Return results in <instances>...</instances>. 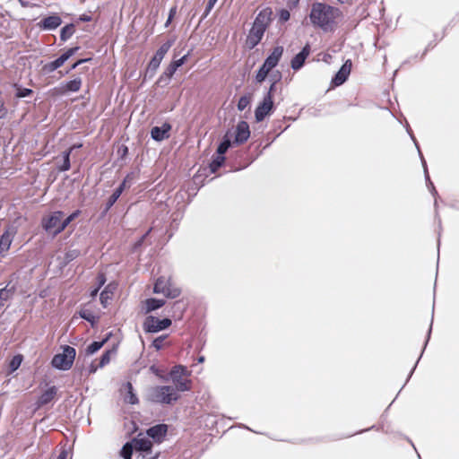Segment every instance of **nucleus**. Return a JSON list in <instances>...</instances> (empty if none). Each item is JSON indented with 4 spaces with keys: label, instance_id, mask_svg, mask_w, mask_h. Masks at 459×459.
Listing matches in <instances>:
<instances>
[{
    "label": "nucleus",
    "instance_id": "nucleus-10",
    "mask_svg": "<svg viewBox=\"0 0 459 459\" xmlns=\"http://www.w3.org/2000/svg\"><path fill=\"white\" fill-rule=\"evenodd\" d=\"M171 44L169 42H167L163 44L155 53L153 57L151 59L150 63L147 66V72L150 74H154L157 69L159 68L161 61L163 60L165 55L169 51Z\"/></svg>",
    "mask_w": 459,
    "mask_h": 459
},
{
    "label": "nucleus",
    "instance_id": "nucleus-9",
    "mask_svg": "<svg viewBox=\"0 0 459 459\" xmlns=\"http://www.w3.org/2000/svg\"><path fill=\"white\" fill-rule=\"evenodd\" d=\"M273 85L274 84H272L270 91L264 98L263 101L256 107L255 110V119L258 122L262 121L266 116H268L273 109V100L271 91H273Z\"/></svg>",
    "mask_w": 459,
    "mask_h": 459
},
{
    "label": "nucleus",
    "instance_id": "nucleus-45",
    "mask_svg": "<svg viewBox=\"0 0 459 459\" xmlns=\"http://www.w3.org/2000/svg\"><path fill=\"white\" fill-rule=\"evenodd\" d=\"M66 456H67V453L64 451V452H62V453L59 455V456H58V458H57V459H66Z\"/></svg>",
    "mask_w": 459,
    "mask_h": 459
},
{
    "label": "nucleus",
    "instance_id": "nucleus-11",
    "mask_svg": "<svg viewBox=\"0 0 459 459\" xmlns=\"http://www.w3.org/2000/svg\"><path fill=\"white\" fill-rule=\"evenodd\" d=\"M273 11L270 8H264L261 10L253 23V26L265 31L267 26L272 21Z\"/></svg>",
    "mask_w": 459,
    "mask_h": 459
},
{
    "label": "nucleus",
    "instance_id": "nucleus-31",
    "mask_svg": "<svg viewBox=\"0 0 459 459\" xmlns=\"http://www.w3.org/2000/svg\"><path fill=\"white\" fill-rule=\"evenodd\" d=\"M74 33V28L73 26H66L63 28L61 31V37L63 39H66Z\"/></svg>",
    "mask_w": 459,
    "mask_h": 459
},
{
    "label": "nucleus",
    "instance_id": "nucleus-28",
    "mask_svg": "<svg viewBox=\"0 0 459 459\" xmlns=\"http://www.w3.org/2000/svg\"><path fill=\"white\" fill-rule=\"evenodd\" d=\"M250 104V98L247 96H243L239 99L238 102V108L239 110H244L246 108H247Z\"/></svg>",
    "mask_w": 459,
    "mask_h": 459
},
{
    "label": "nucleus",
    "instance_id": "nucleus-6",
    "mask_svg": "<svg viewBox=\"0 0 459 459\" xmlns=\"http://www.w3.org/2000/svg\"><path fill=\"white\" fill-rule=\"evenodd\" d=\"M43 227L51 235H56L65 228L64 214L60 212H53L43 220Z\"/></svg>",
    "mask_w": 459,
    "mask_h": 459
},
{
    "label": "nucleus",
    "instance_id": "nucleus-4",
    "mask_svg": "<svg viewBox=\"0 0 459 459\" xmlns=\"http://www.w3.org/2000/svg\"><path fill=\"white\" fill-rule=\"evenodd\" d=\"M76 356L75 350L71 346H62L54 355L51 364L58 370H68L72 368Z\"/></svg>",
    "mask_w": 459,
    "mask_h": 459
},
{
    "label": "nucleus",
    "instance_id": "nucleus-30",
    "mask_svg": "<svg viewBox=\"0 0 459 459\" xmlns=\"http://www.w3.org/2000/svg\"><path fill=\"white\" fill-rule=\"evenodd\" d=\"M224 162V157L220 155L218 156L212 163H211V169L212 171H215L217 169H219Z\"/></svg>",
    "mask_w": 459,
    "mask_h": 459
},
{
    "label": "nucleus",
    "instance_id": "nucleus-39",
    "mask_svg": "<svg viewBox=\"0 0 459 459\" xmlns=\"http://www.w3.org/2000/svg\"><path fill=\"white\" fill-rule=\"evenodd\" d=\"M283 2L289 8H295L298 6L299 0H283Z\"/></svg>",
    "mask_w": 459,
    "mask_h": 459
},
{
    "label": "nucleus",
    "instance_id": "nucleus-3",
    "mask_svg": "<svg viewBox=\"0 0 459 459\" xmlns=\"http://www.w3.org/2000/svg\"><path fill=\"white\" fill-rule=\"evenodd\" d=\"M283 50V47L281 46L275 47L272 50L270 55L266 57L264 64L255 74V78L256 82L261 83L266 79L272 69L275 67L279 63L281 57L282 56Z\"/></svg>",
    "mask_w": 459,
    "mask_h": 459
},
{
    "label": "nucleus",
    "instance_id": "nucleus-40",
    "mask_svg": "<svg viewBox=\"0 0 459 459\" xmlns=\"http://www.w3.org/2000/svg\"><path fill=\"white\" fill-rule=\"evenodd\" d=\"M78 215V212H74L67 217H64V222H65V227Z\"/></svg>",
    "mask_w": 459,
    "mask_h": 459
},
{
    "label": "nucleus",
    "instance_id": "nucleus-2",
    "mask_svg": "<svg viewBox=\"0 0 459 459\" xmlns=\"http://www.w3.org/2000/svg\"><path fill=\"white\" fill-rule=\"evenodd\" d=\"M152 443L144 437L139 436L132 443H127L122 449L124 459H130L133 453L136 455L137 459H156L157 455H151Z\"/></svg>",
    "mask_w": 459,
    "mask_h": 459
},
{
    "label": "nucleus",
    "instance_id": "nucleus-33",
    "mask_svg": "<svg viewBox=\"0 0 459 459\" xmlns=\"http://www.w3.org/2000/svg\"><path fill=\"white\" fill-rule=\"evenodd\" d=\"M10 298V292L7 290H0V307L4 306V302Z\"/></svg>",
    "mask_w": 459,
    "mask_h": 459
},
{
    "label": "nucleus",
    "instance_id": "nucleus-8",
    "mask_svg": "<svg viewBox=\"0 0 459 459\" xmlns=\"http://www.w3.org/2000/svg\"><path fill=\"white\" fill-rule=\"evenodd\" d=\"M171 325L169 318H158L152 316L146 317L143 323V329L148 333H158L169 328Z\"/></svg>",
    "mask_w": 459,
    "mask_h": 459
},
{
    "label": "nucleus",
    "instance_id": "nucleus-17",
    "mask_svg": "<svg viewBox=\"0 0 459 459\" xmlns=\"http://www.w3.org/2000/svg\"><path fill=\"white\" fill-rule=\"evenodd\" d=\"M250 135L249 126L247 123L242 121L237 126L236 142L243 143L248 139Z\"/></svg>",
    "mask_w": 459,
    "mask_h": 459
},
{
    "label": "nucleus",
    "instance_id": "nucleus-12",
    "mask_svg": "<svg viewBox=\"0 0 459 459\" xmlns=\"http://www.w3.org/2000/svg\"><path fill=\"white\" fill-rule=\"evenodd\" d=\"M178 398V394L168 386L160 387L155 392V400L160 403H169L171 402L177 401Z\"/></svg>",
    "mask_w": 459,
    "mask_h": 459
},
{
    "label": "nucleus",
    "instance_id": "nucleus-22",
    "mask_svg": "<svg viewBox=\"0 0 459 459\" xmlns=\"http://www.w3.org/2000/svg\"><path fill=\"white\" fill-rule=\"evenodd\" d=\"M116 290L115 285H108L100 294L101 303L106 307L109 300L112 299Z\"/></svg>",
    "mask_w": 459,
    "mask_h": 459
},
{
    "label": "nucleus",
    "instance_id": "nucleus-20",
    "mask_svg": "<svg viewBox=\"0 0 459 459\" xmlns=\"http://www.w3.org/2000/svg\"><path fill=\"white\" fill-rule=\"evenodd\" d=\"M309 54V50H308V48L305 47L299 54H297L293 59L291 60V67L294 69V70H298L299 69L306 58L307 57Z\"/></svg>",
    "mask_w": 459,
    "mask_h": 459
},
{
    "label": "nucleus",
    "instance_id": "nucleus-34",
    "mask_svg": "<svg viewBox=\"0 0 459 459\" xmlns=\"http://www.w3.org/2000/svg\"><path fill=\"white\" fill-rule=\"evenodd\" d=\"M290 17V13L288 10L281 9L279 12V21L281 22H287Z\"/></svg>",
    "mask_w": 459,
    "mask_h": 459
},
{
    "label": "nucleus",
    "instance_id": "nucleus-16",
    "mask_svg": "<svg viewBox=\"0 0 459 459\" xmlns=\"http://www.w3.org/2000/svg\"><path fill=\"white\" fill-rule=\"evenodd\" d=\"M82 80L80 78H75L74 80L62 83L58 87V91L61 93L76 92L80 90Z\"/></svg>",
    "mask_w": 459,
    "mask_h": 459
},
{
    "label": "nucleus",
    "instance_id": "nucleus-23",
    "mask_svg": "<svg viewBox=\"0 0 459 459\" xmlns=\"http://www.w3.org/2000/svg\"><path fill=\"white\" fill-rule=\"evenodd\" d=\"M12 240H13L12 234L10 232L4 233L2 236L1 240H0V251L1 252L7 251L10 247Z\"/></svg>",
    "mask_w": 459,
    "mask_h": 459
},
{
    "label": "nucleus",
    "instance_id": "nucleus-19",
    "mask_svg": "<svg viewBox=\"0 0 459 459\" xmlns=\"http://www.w3.org/2000/svg\"><path fill=\"white\" fill-rule=\"evenodd\" d=\"M169 130L170 126L167 124H164L160 127H154L152 129V137L156 141H162L169 137Z\"/></svg>",
    "mask_w": 459,
    "mask_h": 459
},
{
    "label": "nucleus",
    "instance_id": "nucleus-26",
    "mask_svg": "<svg viewBox=\"0 0 459 459\" xmlns=\"http://www.w3.org/2000/svg\"><path fill=\"white\" fill-rule=\"evenodd\" d=\"M22 361V356L18 354L12 358V359L9 362V369L11 372L15 371L18 369V368L21 366Z\"/></svg>",
    "mask_w": 459,
    "mask_h": 459
},
{
    "label": "nucleus",
    "instance_id": "nucleus-1",
    "mask_svg": "<svg viewBox=\"0 0 459 459\" xmlns=\"http://www.w3.org/2000/svg\"><path fill=\"white\" fill-rule=\"evenodd\" d=\"M342 13L334 7L322 4L315 3L312 4L309 19L313 25L327 31L333 30Z\"/></svg>",
    "mask_w": 459,
    "mask_h": 459
},
{
    "label": "nucleus",
    "instance_id": "nucleus-46",
    "mask_svg": "<svg viewBox=\"0 0 459 459\" xmlns=\"http://www.w3.org/2000/svg\"><path fill=\"white\" fill-rule=\"evenodd\" d=\"M338 3L344 4H351L352 0H337Z\"/></svg>",
    "mask_w": 459,
    "mask_h": 459
},
{
    "label": "nucleus",
    "instance_id": "nucleus-21",
    "mask_svg": "<svg viewBox=\"0 0 459 459\" xmlns=\"http://www.w3.org/2000/svg\"><path fill=\"white\" fill-rule=\"evenodd\" d=\"M122 395L125 402L134 404L137 402V398L133 392L132 385L127 383L121 389Z\"/></svg>",
    "mask_w": 459,
    "mask_h": 459
},
{
    "label": "nucleus",
    "instance_id": "nucleus-29",
    "mask_svg": "<svg viewBox=\"0 0 459 459\" xmlns=\"http://www.w3.org/2000/svg\"><path fill=\"white\" fill-rule=\"evenodd\" d=\"M103 343H104V342H92L91 345H89L87 347V352L89 354H92V353L96 352L98 350H100L102 347Z\"/></svg>",
    "mask_w": 459,
    "mask_h": 459
},
{
    "label": "nucleus",
    "instance_id": "nucleus-24",
    "mask_svg": "<svg viewBox=\"0 0 459 459\" xmlns=\"http://www.w3.org/2000/svg\"><path fill=\"white\" fill-rule=\"evenodd\" d=\"M60 23H61V20L57 16L48 17V18L45 19L43 22L44 28L49 29V30L56 29V27H58L60 25Z\"/></svg>",
    "mask_w": 459,
    "mask_h": 459
},
{
    "label": "nucleus",
    "instance_id": "nucleus-18",
    "mask_svg": "<svg viewBox=\"0 0 459 459\" xmlns=\"http://www.w3.org/2000/svg\"><path fill=\"white\" fill-rule=\"evenodd\" d=\"M167 432V427L165 425H157L148 429L147 434L154 441L160 442Z\"/></svg>",
    "mask_w": 459,
    "mask_h": 459
},
{
    "label": "nucleus",
    "instance_id": "nucleus-15",
    "mask_svg": "<svg viewBox=\"0 0 459 459\" xmlns=\"http://www.w3.org/2000/svg\"><path fill=\"white\" fill-rule=\"evenodd\" d=\"M164 300L150 298L143 300L141 304V309L143 313L148 314L152 311L159 309L164 305Z\"/></svg>",
    "mask_w": 459,
    "mask_h": 459
},
{
    "label": "nucleus",
    "instance_id": "nucleus-25",
    "mask_svg": "<svg viewBox=\"0 0 459 459\" xmlns=\"http://www.w3.org/2000/svg\"><path fill=\"white\" fill-rule=\"evenodd\" d=\"M75 49L71 48L67 50L65 54H63L59 58L53 61L56 68L60 67L70 56H72L74 53Z\"/></svg>",
    "mask_w": 459,
    "mask_h": 459
},
{
    "label": "nucleus",
    "instance_id": "nucleus-32",
    "mask_svg": "<svg viewBox=\"0 0 459 459\" xmlns=\"http://www.w3.org/2000/svg\"><path fill=\"white\" fill-rule=\"evenodd\" d=\"M230 142L229 139L224 140L218 147V153L223 154L230 147Z\"/></svg>",
    "mask_w": 459,
    "mask_h": 459
},
{
    "label": "nucleus",
    "instance_id": "nucleus-43",
    "mask_svg": "<svg viewBox=\"0 0 459 459\" xmlns=\"http://www.w3.org/2000/svg\"><path fill=\"white\" fill-rule=\"evenodd\" d=\"M44 69L47 71V72H52L54 70H56V66L55 65L53 64V62L51 63H48L45 66H44Z\"/></svg>",
    "mask_w": 459,
    "mask_h": 459
},
{
    "label": "nucleus",
    "instance_id": "nucleus-13",
    "mask_svg": "<svg viewBox=\"0 0 459 459\" xmlns=\"http://www.w3.org/2000/svg\"><path fill=\"white\" fill-rule=\"evenodd\" d=\"M351 70V62L350 60H347L333 79V83L336 86L342 84L350 75Z\"/></svg>",
    "mask_w": 459,
    "mask_h": 459
},
{
    "label": "nucleus",
    "instance_id": "nucleus-5",
    "mask_svg": "<svg viewBox=\"0 0 459 459\" xmlns=\"http://www.w3.org/2000/svg\"><path fill=\"white\" fill-rule=\"evenodd\" d=\"M153 291L157 294H162L169 299H176L181 293L180 288L168 275H162L156 281Z\"/></svg>",
    "mask_w": 459,
    "mask_h": 459
},
{
    "label": "nucleus",
    "instance_id": "nucleus-35",
    "mask_svg": "<svg viewBox=\"0 0 459 459\" xmlns=\"http://www.w3.org/2000/svg\"><path fill=\"white\" fill-rule=\"evenodd\" d=\"M32 91L30 89H27V88H22V89H18L17 90V92H16V96L18 98H25V97H28L31 94Z\"/></svg>",
    "mask_w": 459,
    "mask_h": 459
},
{
    "label": "nucleus",
    "instance_id": "nucleus-36",
    "mask_svg": "<svg viewBox=\"0 0 459 459\" xmlns=\"http://www.w3.org/2000/svg\"><path fill=\"white\" fill-rule=\"evenodd\" d=\"M165 337H159V338H156L153 342H152V346L156 349V350H160L164 344H165Z\"/></svg>",
    "mask_w": 459,
    "mask_h": 459
},
{
    "label": "nucleus",
    "instance_id": "nucleus-42",
    "mask_svg": "<svg viewBox=\"0 0 459 459\" xmlns=\"http://www.w3.org/2000/svg\"><path fill=\"white\" fill-rule=\"evenodd\" d=\"M6 114V110L4 107V101L3 100L0 98V118L4 117Z\"/></svg>",
    "mask_w": 459,
    "mask_h": 459
},
{
    "label": "nucleus",
    "instance_id": "nucleus-27",
    "mask_svg": "<svg viewBox=\"0 0 459 459\" xmlns=\"http://www.w3.org/2000/svg\"><path fill=\"white\" fill-rule=\"evenodd\" d=\"M126 180H125L121 186L112 194L110 196V204H114L117 198L120 196L121 193L123 192L124 188L126 187Z\"/></svg>",
    "mask_w": 459,
    "mask_h": 459
},
{
    "label": "nucleus",
    "instance_id": "nucleus-48",
    "mask_svg": "<svg viewBox=\"0 0 459 459\" xmlns=\"http://www.w3.org/2000/svg\"><path fill=\"white\" fill-rule=\"evenodd\" d=\"M83 60H80L78 61L77 63H75L74 65H73V68H75L79 64L82 63Z\"/></svg>",
    "mask_w": 459,
    "mask_h": 459
},
{
    "label": "nucleus",
    "instance_id": "nucleus-37",
    "mask_svg": "<svg viewBox=\"0 0 459 459\" xmlns=\"http://www.w3.org/2000/svg\"><path fill=\"white\" fill-rule=\"evenodd\" d=\"M80 315L82 318L90 321V322H94L95 320V317L87 310H82L80 312Z\"/></svg>",
    "mask_w": 459,
    "mask_h": 459
},
{
    "label": "nucleus",
    "instance_id": "nucleus-44",
    "mask_svg": "<svg viewBox=\"0 0 459 459\" xmlns=\"http://www.w3.org/2000/svg\"><path fill=\"white\" fill-rule=\"evenodd\" d=\"M109 358H110V353L108 352L106 353L102 359H101V361H100V364L101 365H105L106 363H108L109 361Z\"/></svg>",
    "mask_w": 459,
    "mask_h": 459
},
{
    "label": "nucleus",
    "instance_id": "nucleus-38",
    "mask_svg": "<svg viewBox=\"0 0 459 459\" xmlns=\"http://www.w3.org/2000/svg\"><path fill=\"white\" fill-rule=\"evenodd\" d=\"M186 59V56H184L181 58L175 60L172 63V66L174 67V69H177L178 67L181 66L185 63Z\"/></svg>",
    "mask_w": 459,
    "mask_h": 459
},
{
    "label": "nucleus",
    "instance_id": "nucleus-41",
    "mask_svg": "<svg viewBox=\"0 0 459 459\" xmlns=\"http://www.w3.org/2000/svg\"><path fill=\"white\" fill-rule=\"evenodd\" d=\"M64 160H65V163H64V166L62 168L63 170H67L70 167V164H69V154L68 153H65L64 155Z\"/></svg>",
    "mask_w": 459,
    "mask_h": 459
},
{
    "label": "nucleus",
    "instance_id": "nucleus-47",
    "mask_svg": "<svg viewBox=\"0 0 459 459\" xmlns=\"http://www.w3.org/2000/svg\"><path fill=\"white\" fill-rule=\"evenodd\" d=\"M217 0H210V3H209V7L212 8V6L214 4V3L216 2Z\"/></svg>",
    "mask_w": 459,
    "mask_h": 459
},
{
    "label": "nucleus",
    "instance_id": "nucleus-7",
    "mask_svg": "<svg viewBox=\"0 0 459 459\" xmlns=\"http://www.w3.org/2000/svg\"><path fill=\"white\" fill-rule=\"evenodd\" d=\"M171 380L179 392H186L191 388L192 382L189 375L182 367H177L171 371Z\"/></svg>",
    "mask_w": 459,
    "mask_h": 459
},
{
    "label": "nucleus",
    "instance_id": "nucleus-14",
    "mask_svg": "<svg viewBox=\"0 0 459 459\" xmlns=\"http://www.w3.org/2000/svg\"><path fill=\"white\" fill-rule=\"evenodd\" d=\"M264 31L252 26L246 39V47L249 49L255 48L262 39Z\"/></svg>",
    "mask_w": 459,
    "mask_h": 459
}]
</instances>
